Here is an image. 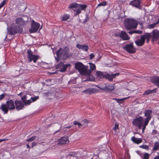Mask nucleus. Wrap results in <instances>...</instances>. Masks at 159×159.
I'll return each instance as SVG.
<instances>
[{
  "mask_svg": "<svg viewBox=\"0 0 159 159\" xmlns=\"http://www.w3.org/2000/svg\"><path fill=\"white\" fill-rule=\"evenodd\" d=\"M69 51L70 49L67 46H65L63 48H60L56 52L57 56L55 57L57 61L58 62L60 60H65L69 58L71 56Z\"/></svg>",
  "mask_w": 159,
  "mask_h": 159,
  "instance_id": "nucleus-1",
  "label": "nucleus"
},
{
  "mask_svg": "<svg viewBox=\"0 0 159 159\" xmlns=\"http://www.w3.org/2000/svg\"><path fill=\"white\" fill-rule=\"evenodd\" d=\"M124 24L126 30H131L137 28L138 22L133 18H127L125 20Z\"/></svg>",
  "mask_w": 159,
  "mask_h": 159,
  "instance_id": "nucleus-2",
  "label": "nucleus"
},
{
  "mask_svg": "<svg viewBox=\"0 0 159 159\" xmlns=\"http://www.w3.org/2000/svg\"><path fill=\"white\" fill-rule=\"evenodd\" d=\"M75 68L78 70L80 74L84 76H88L91 74V71L81 62H78L75 64Z\"/></svg>",
  "mask_w": 159,
  "mask_h": 159,
  "instance_id": "nucleus-3",
  "label": "nucleus"
},
{
  "mask_svg": "<svg viewBox=\"0 0 159 159\" xmlns=\"http://www.w3.org/2000/svg\"><path fill=\"white\" fill-rule=\"evenodd\" d=\"M96 74L98 79H100L105 78L106 79L109 80H112L113 79L115 78L116 76L119 75V73H116L114 74H112L111 75H110L108 74L103 73L100 71H97L96 72Z\"/></svg>",
  "mask_w": 159,
  "mask_h": 159,
  "instance_id": "nucleus-4",
  "label": "nucleus"
},
{
  "mask_svg": "<svg viewBox=\"0 0 159 159\" xmlns=\"http://www.w3.org/2000/svg\"><path fill=\"white\" fill-rule=\"evenodd\" d=\"M144 121V120L142 117L137 116L133 120L132 123L133 125L137 127L139 129H142Z\"/></svg>",
  "mask_w": 159,
  "mask_h": 159,
  "instance_id": "nucleus-5",
  "label": "nucleus"
},
{
  "mask_svg": "<svg viewBox=\"0 0 159 159\" xmlns=\"http://www.w3.org/2000/svg\"><path fill=\"white\" fill-rule=\"evenodd\" d=\"M27 57L29 62L32 61L35 63L40 58L39 56L33 54V52L30 50H28L27 52Z\"/></svg>",
  "mask_w": 159,
  "mask_h": 159,
  "instance_id": "nucleus-6",
  "label": "nucleus"
},
{
  "mask_svg": "<svg viewBox=\"0 0 159 159\" xmlns=\"http://www.w3.org/2000/svg\"><path fill=\"white\" fill-rule=\"evenodd\" d=\"M31 27L29 30L30 33H33L37 32L39 28L40 25L38 22H36L33 20L31 22Z\"/></svg>",
  "mask_w": 159,
  "mask_h": 159,
  "instance_id": "nucleus-7",
  "label": "nucleus"
},
{
  "mask_svg": "<svg viewBox=\"0 0 159 159\" xmlns=\"http://www.w3.org/2000/svg\"><path fill=\"white\" fill-rule=\"evenodd\" d=\"M20 25H13L11 27V34H14L16 33H21L23 31V28Z\"/></svg>",
  "mask_w": 159,
  "mask_h": 159,
  "instance_id": "nucleus-8",
  "label": "nucleus"
},
{
  "mask_svg": "<svg viewBox=\"0 0 159 159\" xmlns=\"http://www.w3.org/2000/svg\"><path fill=\"white\" fill-rule=\"evenodd\" d=\"M28 20V16H22L21 17L16 18V24L19 25L23 26H24L26 22Z\"/></svg>",
  "mask_w": 159,
  "mask_h": 159,
  "instance_id": "nucleus-9",
  "label": "nucleus"
},
{
  "mask_svg": "<svg viewBox=\"0 0 159 159\" xmlns=\"http://www.w3.org/2000/svg\"><path fill=\"white\" fill-rule=\"evenodd\" d=\"M150 34L152 41H154L158 40L159 37V31L158 30L154 29Z\"/></svg>",
  "mask_w": 159,
  "mask_h": 159,
  "instance_id": "nucleus-10",
  "label": "nucleus"
},
{
  "mask_svg": "<svg viewBox=\"0 0 159 159\" xmlns=\"http://www.w3.org/2000/svg\"><path fill=\"white\" fill-rule=\"evenodd\" d=\"M124 49L128 52L134 53L136 52L135 49L134 48L132 43L128 44L124 47Z\"/></svg>",
  "mask_w": 159,
  "mask_h": 159,
  "instance_id": "nucleus-11",
  "label": "nucleus"
},
{
  "mask_svg": "<svg viewBox=\"0 0 159 159\" xmlns=\"http://www.w3.org/2000/svg\"><path fill=\"white\" fill-rule=\"evenodd\" d=\"M140 0H133L130 1L129 4L130 6L140 9L141 7L140 5Z\"/></svg>",
  "mask_w": 159,
  "mask_h": 159,
  "instance_id": "nucleus-12",
  "label": "nucleus"
},
{
  "mask_svg": "<svg viewBox=\"0 0 159 159\" xmlns=\"http://www.w3.org/2000/svg\"><path fill=\"white\" fill-rule=\"evenodd\" d=\"M152 112L151 110H146L144 112V115L146 117L144 119V121L149 122L152 118Z\"/></svg>",
  "mask_w": 159,
  "mask_h": 159,
  "instance_id": "nucleus-13",
  "label": "nucleus"
},
{
  "mask_svg": "<svg viewBox=\"0 0 159 159\" xmlns=\"http://www.w3.org/2000/svg\"><path fill=\"white\" fill-rule=\"evenodd\" d=\"M145 42V38L142 35L141 36L140 39H138L135 41V43L137 46H141L143 45Z\"/></svg>",
  "mask_w": 159,
  "mask_h": 159,
  "instance_id": "nucleus-14",
  "label": "nucleus"
},
{
  "mask_svg": "<svg viewBox=\"0 0 159 159\" xmlns=\"http://www.w3.org/2000/svg\"><path fill=\"white\" fill-rule=\"evenodd\" d=\"M119 36L123 40H128L130 38L126 32L123 31L120 32Z\"/></svg>",
  "mask_w": 159,
  "mask_h": 159,
  "instance_id": "nucleus-15",
  "label": "nucleus"
},
{
  "mask_svg": "<svg viewBox=\"0 0 159 159\" xmlns=\"http://www.w3.org/2000/svg\"><path fill=\"white\" fill-rule=\"evenodd\" d=\"M15 103L16 109H21L24 106L23 102L22 101L16 100L15 101Z\"/></svg>",
  "mask_w": 159,
  "mask_h": 159,
  "instance_id": "nucleus-16",
  "label": "nucleus"
},
{
  "mask_svg": "<svg viewBox=\"0 0 159 159\" xmlns=\"http://www.w3.org/2000/svg\"><path fill=\"white\" fill-rule=\"evenodd\" d=\"M69 143L68 138L66 137H62L59 140L58 143L61 144H65Z\"/></svg>",
  "mask_w": 159,
  "mask_h": 159,
  "instance_id": "nucleus-17",
  "label": "nucleus"
},
{
  "mask_svg": "<svg viewBox=\"0 0 159 159\" xmlns=\"http://www.w3.org/2000/svg\"><path fill=\"white\" fill-rule=\"evenodd\" d=\"M76 47L79 49H81L85 52L87 51L89 48L88 46L85 44H77Z\"/></svg>",
  "mask_w": 159,
  "mask_h": 159,
  "instance_id": "nucleus-18",
  "label": "nucleus"
},
{
  "mask_svg": "<svg viewBox=\"0 0 159 159\" xmlns=\"http://www.w3.org/2000/svg\"><path fill=\"white\" fill-rule=\"evenodd\" d=\"M151 82L157 87L159 88V76H157L152 78Z\"/></svg>",
  "mask_w": 159,
  "mask_h": 159,
  "instance_id": "nucleus-19",
  "label": "nucleus"
},
{
  "mask_svg": "<svg viewBox=\"0 0 159 159\" xmlns=\"http://www.w3.org/2000/svg\"><path fill=\"white\" fill-rule=\"evenodd\" d=\"M95 89L93 88H90L86 89L83 91V93L86 94H91L94 92Z\"/></svg>",
  "mask_w": 159,
  "mask_h": 159,
  "instance_id": "nucleus-20",
  "label": "nucleus"
},
{
  "mask_svg": "<svg viewBox=\"0 0 159 159\" xmlns=\"http://www.w3.org/2000/svg\"><path fill=\"white\" fill-rule=\"evenodd\" d=\"M131 140L134 143L137 144H139L142 142V140L141 139L137 138L134 136L132 138Z\"/></svg>",
  "mask_w": 159,
  "mask_h": 159,
  "instance_id": "nucleus-21",
  "label": "nucleus"
},
{
  "mask_svg": "<svg viewBox=\"0 0 159 159\" xmlns=\"http://www.w3.org/2000/svg\"><path fill=\"white\" fill-rule=\"evenodd\" d=\"M157 89H155L153 90L148 89L144 92L143 94L144 95H148L149 94L155 93L157 92Z\"/></svg>",
  "mask_w": 159,
  "mask_h": 159,
  "instance_id": "nucleus-22",
  "label": "nucleus"
},
{
  "mask_svg": "<svg viewBox=\"0 0 159 159\" xmlns=\"http://www.w3.org/2000/svg\"><path fill=\"white\" fill-rule=\"evenodd\" d=\"M71 65L70 64L64 65L63 64L60 70L61 72H64L66 71L67 68L68 67H70Z\"/></svg>",
  "mask_w": 159,
  "mask_h": 159,
  "instance_id": "nucleus-23",
  "label": "nucleus"
},
{
  "mask_svg": "<svg viewBox=\"0 0 159 159\" xmlns=\"http://www.w3.org/2000/svg\"><path fill=\"white\" fill-rule=\"evenodd\" d=\"M10 101H8L7 102L6 104L2 105V109H10Z\"/></svg>",
  "mask_w": 159,
  "mask_h": 159,
  "instance_id": "nucleus-24",
  "label": "nucleus"
},
{
  "mask_svg": "<svg viewBox=\"0 0 159 159\" xmlns=\"http://www.w3.org/2000/svg\"><path fill=\"white\" fill-rule=\"evenodd\" d=\"M159 149V142H156L154 144L152 150L153 151H155Z\"/></svg>",
  "mask_w": 159,
  "mask_h": 159,
  "instance_id": "nucleus-25",
  "label": "nucleus"
},
{
  "mask_svg": "<svg viewBox=\"0 0 159 159\" xmlns=\"http://www.w3.org/2000/svg\"><path fill=\"white\" fill-rule=\"evenodd\" d=\"M113 84H106V91H111L113 90L114 89V86Z\"/></svg>",
  "mask_w": 159,
  "mask_h": 159,
  "instance_id": "nucleus-26",
  "label": "nucleus"
},
{
  "mask_svg": "<svg viewBox=\"0 0 159 159\" xmlns=\"http://www.w3.org/2000/svg\"><path fill=\"white\" fill-rule=\"evenodd\" d=\"M73 11L75 12L74 14L75 16L79 15L81 12V11L80 7H76L75 8Z\"/></svg>",
  "mask_w": 159,
  "mask_h": 159,
  "instance_id": "nucleus-27",
  "label": "nucleus"
},
{
  "mask_svg": "<svg viewBox=\"0 0 159 159\" xmlns=\"http://www.w3.org/2000/svg\"><path fill=\"white\" fill-rule=\"evenodd\" d=\"M130 97L129 96L128 97H127L125 98H122L121 99H117V98H115L114 100H116L119 103H122L126 99H128Z\"/></svg>",
  "mask_w": 159,
  "mask_h": 159,
  "instance_id": "nucleus-28",
  "label": "nucleus"
},
{
  "mask_svg": "<svg viewBox=\"0 0 159 159\" xmlns=\"http://www.w3.org/2000/svg\"><path fill=\"white\" fill-rule=\"evenodd\" d=\"M98 87L101 89L106 91L107 87L106 84L105 83L101 84L98 85Z\"/></svg>",
  "mask_w": 159,
  "mask_h": 159,
  "instance_id": "nucleus-29",
  "label": "nucleus"
},
{
  "mask_svg": "<svg viewBox=\"0 0 159 159\" xmlns=\"http://www.w3.org/2000/svg\"><path fill=\"white\" fill-rule=\"evenodd\" d=\"M143 36H144V38H145V40L147 39V42H148L150 40V39L151 37L150 34V33H146L144 35H142Z\"/></svg>",
  "mask_w": 159,
  "mask_h": 159,
  "instance_id": "nucleus-30",
  "label": "nucleus"
},
{
  "mask_svg": "<svg viewBox=\"0 0 159 159\" xmlns=\"http://www.w3.org/2000/svg\"><path fill=\"white\" fill-rule=\"evenodd\" d=\"M89 64L90 66V69L88 70L90 71L91 73L92 71L95 70L96 69V67L94 64H93L91 63H89Z\"/></svg>",
  "mask_w": 159,
  "mask_h": 159,
  "instance_id": "nucleus-31",
  "label": "nucleus"
},
{
  "mask_svg": "<svg viewBox=\"0 0 159 159\" xmlns=\"http://www.w3.org/2000/svg\"><path fill=\"white\" fill-rule=\"evenodd\" d=\"M78 7H80L81 11L82 10L85 11L87 7V6L86 4H79L78 5Z\"/></svg>",
  "mask_w": 159,
  "mask_h": 159,
  "instance_id": "nucleus-32",
  "label": "nucleus"
},
{
  "mask_svg": "<svg viewBox=\"0 0 159 159\" xmlns=\"http://www.w3.org/2000/svg\"><path fill=\"white\" fill-rule=\"evenodd\" d=\"M70 15L68 14H65L63 16L61 20L63 21H66L67 20L70 18Z\"/></svg>",
  "mask_w": 159,
  "mask_h": 159,
  "instance_id": "nucleus-33",
  "label": "nucleus"
},
{
  "mask_svg": "<svg viewBox=\"0 0 159 159\" xmlns=\"http://www.w3.org/2000/svg\"><path fill=\"white\" fill-rule=\"evenodd\" d=\"M149 122L148 121H145L144 120V123H143V128L142 129V133H144V130L146 128V126H147L148 123Z\"/></svg>",
  "mask_w": 159,
  "mask_h": 159,
  "instance_id": "nucleus-34",
  "label": "nucleus"
},
{
  "mask_svg": "<svg viewBox=\"0 0 159 159\" xmlns=\"http://www.w3.org/2000/svg\"><path fill=\"white\" fill-rule=\"evenodd\" d=\"M78 5L79 4L76 3H73L69 5V7L70 9H72L73 8H75L76 7H78Z\"/></svg>",
  "mask_w": 159,
  "mask_h": 159,
  "instance_id": "nucleus-35",
  "label": "nucleus"
},
{
  "mask_svg": "<svg viewBox=\"0 0 159 159\" xmlns=\"http://www.w3.org/2000/svg\"><path fill=\"white\" fill-rule=\"evenodd\" d=\"M128 33L130 34H132L134 33L141 34L142 33V31L140 30H133L129 32Z\"/></svg>",
  "mask_w": 159,
  "mask_h": 159,
  "instance_id": "nucleus-36",
  "label": "nucleus"
},
{
  "mask_svg": "<svg viewBox=\"0 0 159 159\" xmlns=\"http://www.w3.org/2000/svg\"><path fill=\"white\" fill-rule=\"evenodd\" d=\"M36 138V136H33L29 138L26 140V141L28 142H31L34 140Z\"/></svg>",
  "mask_w": 159,
  "mask_h": 159,
  "instance_id": "nucleus-37",
  "label": "nucleus"
},
{
  "mask_svg": "<svg viewBox=\"0 0 159 159\" xmlns=\"http://www.w3.org/2000/svg\"><path fill=\"white\" fill-rule=\"evenodd\" d=\"M32 103L30 99L29 100H26L24 102V104L25 105H30Z\"/></svg>",
  "mask_w": 159,
  "mask_h": 159,
  "instance_id": "nucleus-38",
  "label": "nucleus"
},
{
  "mask_svg": "<svg viewBox=\"0 0 159 159\" xmlns=\"http://www.w3.org/2000/svg\"><path fill=\"white\" fill-rule=\"evenodd\" d=\"M39 98V97L38 96H35L34 97H31L30 98L31 102H34L36 101Z\"/></svg>",
  "mask_w": 159,
  "mask_h": 159,
  "instance_id": "nucleus-39",
  "label": "nucleus"
},
{
  "mask_svg": "<svg viewBox=\"0 0 159 159\" xmlns=\"http://www.w3.org/2000/svg\"><path fill=\"white\" fill-rule=\"evenodd\" d=\"M63 62H61L59 63L56 66V68L57 69H61V68L63 65Z\"/></svg>",
  "mask_w": 159,
  "mask_h": 159,
  "instance_id": "nucleus-40",
  "label": "nucleus"
},
{
  "mask_svg": "<svg viewBox=\"0 0 159 159\" xmlns=\"http://www.w3.org/2000/svg\"><path fill=\"white\" fill-rule=\"evenodd\" d=\"M15 108V106L14 104L13 101L11 99V109H14Z\"/></svg>",
  "mask_w": 159,
  "mask_h": 159,
  "instance_id": "nucleus-41",
  "label": "nucleus"
},
{
  "mask_svg": "<svg viewBox=\"0 0 159 159\" xmlns=\"http://www.w3.org/2000/svg\"><path fill=\"white\" fill-rule=\"evenodd\" d=\"M86 18L83 22L84 24H85L89 19L90 18L88 15L86 14Z\"/></svg>",
  "mask_w": 159,
  "mask_h": 159,
  "instance_id": "nucleus-42",
  "label": "nucleus"
},
{
  "mask_svg": "<svg viewBox=\"0 0 159 159\" xmlns=\"http://www.w3.org/2000/svg\"><path fill=\"white\" fill-rule=\"evenodd\" d=\"M149 154L148 153H145L143 156V159H149Z\"/></svg>",
  "mask_w": 159,
  "mask_h": 159,
  "instance_id": "nucleus-43",
  "label": "nucleus"
},
{
  "mask_svg": "<svg viewBox=\"0 0 159 159\" xmlns=\"http://www.w3.org/2000/svg\"><path fill=\"white\" fill-rule=\"evenodd\" d=\"M28 97L27 95H25L23 97H21V99L22 101V102L23 103L26 100V99Z\"/></svg>",
  "mask_w": 159,
  "mask_h": 159,
  "instance_id": "nucleus-44",
  "label": "nucleus"
},
{
  "mask_svg": "<svg viewBox=\"0 0 159 159\" xmlns=\"http://www.w3.org/2000/svg\"><path fill=\"white\" fill-rule=\"evenodd\" d=\"M107 5V2L106 1H103V2L100 3L98 5V6H105Z\"/></svg>",
  "mask_w": 159,
  "mask_h": 159,
  "instance_id": "nucleus-45",
  "label": "nucleus"
},
{
  "mask_svg": "<svg viewBox=\"0 0 159 159\" xmlns=\"http://www.w3.org/2000/svg\"><path fill=\"white\" fill-rule=\"evenodd\" d=\"M119 128V124L117 123H116L115 124V126L113 128V129L115 131H116Z\"/></svg>",
  "mask_w": 159,
  "mask_h": 159,
  "instance_id": "nucleus-46",
  "label": "nucleus"
},
{
  "mask_svg": "<svg viewBox=\"0 0 159 159\" xmlns=\"http://www.w3.org/2000/svg\"><path fill=\"white\" fill-rule=\"evenodd\" d=\"M158 23V22L154 23L153 24H151L149 25V27L150 28H153L155 27V26L157 24V23Z\"/></svg>",
  "mask_w": 159,
  "mask_h": 159,
  "instance_id": "nucleus-47",
  "label": "nucleus"
},
{
  "mask_svg": "<svg viewBox=\"0 0 159 159\" xmlns=\"http://www.w3.org/2000/svg\"><path fill=\"white\" fill-rule=\"evenodd\" d=\"M140 147L141 148H143L146 149H148L149 148L146 145H142V146H140Z\"/></svg>",
  "mask_w": 159,
  "mask_h": 159,
  "instance_id": "nucleus-48",
  "label": "nucleus"
},
{
  "mask_svg": "<svg viewBox=\"0 0 159 159\" xmlns=\"http://www.w3.org/2000/svg\"><path fill=\"white\" fill-rule=\"evenodd\" d=\"M95 57V55H94L93 53H91L90 55V59L91 60H92Z\"/></svg>",
  "mask_w": 159,
  "mask_h": 159,
  "instance_id": "nucleus-49",
  "label": "nucleus"
},
{
  "mask_svg": "<svg viewBox=\"0 0 159 159\" xmlns=\"http://www.w3.org/2000/svg\"><path fill=\"white\" fill-rule=\"evenodd\" d=\"M82 121H83L84 124H87L89 123V122L88 120L86 119H84L82 120Z\"/></svg>",
  "mask_w": 159,
  "mask_h": 159,
  "instance_id": "nucleus-50",
  "label": "nucleus"
},
{
  "mask_svg": "<svg viewBox=\"0 0 159 159\" xmlns=\"http://www.w3.org/2000/svg\"><path fill=\"white\" fill-rule=\"evenodd\" d=\"M157 133V131L156 130H153L152 132V134L155 135Z\"/></svg>",
  "mask_w": 159,
  "mask_h": 159,
  "instance_id": "nucleus-51",
  "label": "nucleus"
},
{
  "mask_svg": "<svg viewBox=\"0 0 159 159\" xmlns=\"http://www.w3.org/2000/svg\"><path fill=\"white\" fill-rule=\"evenodd\" d=\"M37 145V143L35 142H34L32 143V148H33L34 146Z\"/></svg>",
  "mask_w": 159,
  "mask_h": 159,
  "instance_id": "nucleus-52",
  "label": "nucleus"
},
{
  "mask_svg": "<svg viewBox=\"0 0 159 159\" xmlns=\"http://www.w3.org/2000/svg\"><path fill=\"white\" fill-rule=\"evenodd\" d=\"M5 97V94H2L0 95V100L2 99Z\"/></svg>",
  "mask_w": 159,
  "mask_h": 159,
  "instance_id": "nucleus-53",
  "label": "nucleus"
},
{
  "mask_svg": "<svg viewBox=\"0 0 159 159\" xmlns=\"http://www.w3.org/2000/svg\"><path fill=\"white\" fill-rule=\"evenodd\" d=\"M69 155L70 156L74 157L75 156V154L73 152H70L69 154Z\"/></svg>",
  "mask_w": 159,
  "mask_h": 159,
  "instance_id": "nucleus-54",
  "label": "nucleus"
},
{
  "mask_svg": "<svg viewBox=\"0 0 159 159\" xmlns=\"http://www.w3.org/2000/svg\"><path fill=\"white\" fill-rule=\"evenodd\" d=\"M7 25V30L8 31V34H10V28H9V27L8 24Z\"/></svg>",
  "mask_w": 159,
  "mask_h": 159,
  "instance_id": "nucleus-55",
  "label": "nucleus"
},
{
  "mask_svg": "<svg viewBox=\"0 0 159 159\" xmlns=\"http://www.w3.org/2000/svg\"><path fill=\"white\" fill-rule=\"evenodd\" d=\"M79 122L77 121H73V124L75 125H77L78 124Z\"/></svg>",
  "mask_w": 159,
  "mask_h": 159,
  "instance_id": "nucleus-56",
  "label": "nucleus"
},
{
  "mask_svg": "<svg viewBox=\"0 0 159 159\" xmlns=\"http://www.w3.org/2000/svg\"><path fill=\"white\" fill-rule=\"evenodd\" d=\"M23 92H21L20 93L18 94V96L21 97V96L23 94Z\"/></svg>",
  "mask_w": 159,
  "mask_h": 159,
  "instance_id": "nucleus-57",
  "label": "nucleus"
},
{
  "mask_svg": "<svg viewBox=\"0 0 159 159\" xmlns=\"http://www.w3.org/2000/svg\"><path fill=\"white\" fill-rule=\"evenodd\" d=\"M7 140V139H0V143H1V142H2V141H6Z\"/></svg>",
  "mask_w": 159,
  "mask_h": 159,
  "instance_id": "nucleus-58",
  "label": "nucleus"
},
{
  "mask_svg": "<svg viewBox=\"0 0 159 159\" xmlns=\"http://www.w3.org/2000/svg\"><path fill=\"white\" fill-rule=\"evenodd\" d=\"M154 159H159V155L155 157L154 158Z\"/></svg>",
  "mask_w": 159,
  "mask_h": 159,
  "instance_id": "nucleus-59",
  "label": "nucleus"
},
{
  "mask_svg": "<svg viewBox=\"0 0 159 159\" xmlns=\"http://www.w3.org/2000/svg\"><path fill=\"white\" fill-rule=\"evenodd\" d=\"M78 126V127L80 128V126H81L82 125V124H81V123H78V125H77Z\"/></svg>",
  "mask_w": 159,
  "mask_h": 159,
  "instance_id": "nucleus-60",
  "label": "nucleus"
},
{
  "mask_svg": "<svg viewBox=\"0 0 159 159\" xmlns=\"http://www.w3.org/2000/svg\"><path fill=\"white\" fill-rule=\"evenodd\" d=\"M139 24V25H142L143 24V22L142 21H139V22H138V24Z\"/></svg>",
  "mask_w": 159,
  "mask_h": 159,
  "instance_id": "nucleus-61",
  "label": "nucleus"
},
{
  "mask_svg": "<svg viewBox=\"0 0 159 159\" xmlns=\"http://www.w3.org/2000/svg\"><path fill=\"white\" fill-rule=\"evenodd\" d=\"M26 147L27 148H30V147L29 144H26Z\"/></svg>",
  "mask_w": 159,
  "mask_h": 159,
  "instance_id": "nucleus-62",
  "label": "nucleus"
},
{
  "mask_svg": "<svg viewBox=\"0 0 159 159\" xmlns=\"http://www.w3.org/2000/svg\"><path fill=\"white\" fill-rule=\"evenodd\" d=\"M71 127V126H69L68 127H65V128H70Z\"/></svg>",
  "mask_w": 159,
  "mask_h": 159,
  "instance_id": "nucleus-63",
  "label": "nucleus"
},
{
  "mask_svg": "<svg viewBox=\"0 0 159 159\" xmlns=\"http://www.w3.org/2000/svg\"><path fill=\"white\" fill-rule=\"evenodd\" d=\"M59 131V130H57V131H56L55 133H54V134H56V133H57L58 131Z\"/></svg>",
  "mask_w": 159,
  "mask_h": 159,
  "instance_id": "nucleus-64",
  "label": "nucleus"
}]
</instances>
